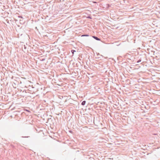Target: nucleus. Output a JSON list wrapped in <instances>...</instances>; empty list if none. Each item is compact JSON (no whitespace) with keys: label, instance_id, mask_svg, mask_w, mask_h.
Returning <instances> with one entry per match:
<instances>
[{"label":"nucleus","instance_id":"nucleus-13","mask_svg":"<svg viewBox=\"0 0 160 160\" xmlns=\"http://www.w3.org/2000/svg\"><path fill=\"white\" fill-rule=\"evenodd\" d=\"M100 82H101V83H103V81H101V80Z\"/></svg>","mask_w":160,"mask_h":160},{"label":"nucleus","instance_id":"nucleus-10","mask_svg":"<svg viewBox=\"0 0 160 160\" xmlns=\"http://www.w3.org/2000/svg\"><path fill=\"white\" fill-rule=\"evenodd\" d=\"M105 1V2H107V0H100L101 2V1Z\"/></svg>","mask_w":160,"mask_h":160},{"label":"nucleus","instance_id":"nucleus-11","mask_svg":"<svg viewBox=\"0 0 160 160\" xmlns=\"http://www.w3.org/2000/svg\"><path fill=\"white\" fill-rule=\"evenodd\" d=\"M108 5H109L108 4H106V8H107L108 7Z\"/></svg>","mask_w":160,"mask_h":160},{"label":"nucleus","instance_id":"nucleus-5","mask_svg":"<svg viewBox=\"0 0 160 160\" xmlns=\"http://www.w3.org/2000/svg\"><path fill=\"white\" fill-rule=\"evenodd\" d=\"M85 103L86 101H84L82 102V105H84L85 104Z\"/></svg>","mask_w":160,"mask_h":160},{"label":"nucleus","instance_id":"nucleus-17","mask_svg":"<svg viewBox=\"0 0 160 160\" xmlns=\"http://www.w3.org/2000/svg\"><path fill=\"white\" fill-rule=\"evenodd\" d=\"M72 132V131H70V132Z\"/></svg>","mask_w":160,"mask_h":160},{"label":"nucleus","instance_id":"nucleus-2","mask_svg":"<svg viewBox=\"0 0 160 160\" xmlns=\"http://www.w3.org/2000/svg\"><path fill=\"white\" fill-rule=\"evenodd\" d=\"M107 129L105 127L102 128L101 129V132H102V134H106V133H107Z\"/></svg>","mask_w":160,"mask_h":160},{"label":"nucleus","instance_id":"nucleus-16","mask_svg":"<svg viewBox=\"0 0 160 160\" xmlns=\"http://www.w3.org/2000/svg\"><path fill=\"white\" fill-rule=\"evenodd\" d=\"M100 124H101V125L102 126V123H100Z\"/></svg>","mask_w":160,"mask_h":160},{"label":"nucleus","instance_id":"nucleus-9","mask_svg":"<svg viewBox=\"0 0 160 160\" xmlns=\"http://www.w3.org/2000/svg\"><path fill=\"white\" fill-rule=\"evenodd\" d=\"M29 136H22V138H28L29 137Z\"/></svg>","mask_w":160,"mask_h":160},{"label":"nucleus","instance_id":"nucleus-7","mask_svg":"<svg viewBox=\"0 0 160 160\" xmlns=\"http://www.w3.org/2000/svg\"><path fill=\"white\" fill-rule=\"evenodd\" d=\"M76 52V51H75V50H72L71 51V52H72V54H73L74 52Z\"/></svg>","mask_w":160,"mask_h":160},{"label":"nucleus","instance_id":"nucleus-3","mask_svg":"<svg viewBox=\"0 0 160 160\" xmlns=\"http://www.w3.org/2000/svg\"><path fill=\"white\" fill-rule=\"evenodd\" d=\"M107 71V69L104 67L102 65H101V73L106 72Z\"/></svg>","mask_w":160,"mask_h":160},{"label":"nucleus","instance_id":"nucleus-15","mask_svg":"<svg viewBox=\"0 0 160 160\" xmlns=\"http://www.w3.org/2000/svg\"><path fill=\"white\" fill-rule=\"evenodd\" d=\"M102 4H103V3H101L100 5H102Z\"/></svg>","mask_w":160,"mask_h":160},{"label":"nucleus","instance_id":"nucleus-8","mask_svg":"<svg viewBox=\"0 0 160 160\" xmlns=\"http://www.w3.org/2000/svg\"><path fill=\"white\" fill-rule=\"evenodd\" d=\"M88 36V35H82V36Z\"/></svg>","mask_w":160,"mask_h":160},{"label":"nucleus","instance_id":"nucleus-14","mask_svg":"<svg viewBox=\"0 0 160 160\" xmlns=\"http://www.w3.org/2000/svg\"><path fill=\"white\" fill-rule=\"evenodd\" d=\"M100 138H101V139H103V138H102L101 137Z\"/></svg>","mask_w":160,"mask_h":160},{"label":"nucleus","instance_id":"nucleus-6","mask_svg":"<svg viewBox=\"0 0 160 160\" xmlns=\"http://www.w3.org/2000/svg\"><path fill=\"white\" fill-rule=\"evenodd\" d=\"M141 59H139V60H138L137 62V63H139V62H141Z\"/></svg>","mask_w":160,"mask_h":160},{"label":"nucleus","instance_id":"nucleus-12","mask_svg":"<svg viewBox=\"0 0 160 160\" xmlns=\"http://www.w3.org/2000/svg\"><path fill=\"white\" fill-rule=\"evenodd\" d=\"M100 56H101V60L102 59L101 58V57H102V58H103V56L102 55H101Z\"/></svg>","mask_w":160,"mask_h":160},{"label":"nucleus","instance_id":"nucleus-1","mask_svg":"<svg viewBox=\"0 0 160 160\" xmlns=\"http://www.w3.org/2000/svg\"><path fill=\"white\" fill-rule=\"evenodd\" d=\"M105 101V99L102 98L101 97V110H102V109H101L102 108H103V107H104V105H105V102L103 101Z\"/></svg>","mask_w":160,"mask_h":160},{"label":"nucleus","instance_id":"nucleus-4","mask_svg":"<svg viewBox=\"0 0 160 160\" xmlns=\"http://www.w3.org/2000/svg\"><path fill=\"white\" fill-rule=\"evenodd\" d=\"M92 37L94 38L96 40H99V41H100V39H99V38H98V37H95V36H93Z\"/></svg>","mask_w":160,"mask_h":160}]
</instances>
